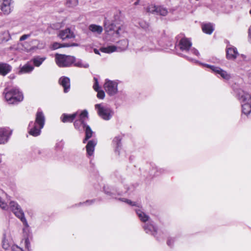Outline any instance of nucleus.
<instances>
[{"instance_id": "obj_1", "label": "nucleus", "mask_w": 251, "mask_h": 251, "mask_svg": "<svg viewBox=\"0 0 251 251\" xmlns=\"http://www.w3.org/2000/svg\"><path fill=\"white\" fill-rule=\"evenodd\" d=\"M0 208L4 210H8L10 209L15 215L20 219L25 226H28L27 222L25 217L24 213L16 201H10L8 205L0 197Z\"/></svg>"}, {"instance_id": "obj_2", "label": "nucleus", "mask_w": 251, "mask_h": 251, "mask_svg": "<svg viewBox=\"0 0 251 251\" xmlns=\"http://www.w3.org/2000/svg\"><path fill=\"white\" fill-rule=\"evenodd\" d=\"M45 122V116L42 111H38L35 121L30 122L28 125L29 133L33 136H37L41 133V129L43 128Z\"/></svg>"}, {"instance_id": "obj_3", "label": "nucleus", "mask_w": 251, "mask_h": 251, "mask_svg": "<svg viewBox=\"0 0 251 251\" xmlns=\"http://www.w3.org/2000/svg\"><path fill=\"white\" fill-rule=\"evenodd\" d=\"M5 99L10 104H15L23 100V95L16 87H6L3 91Z\"/></svg>"}, {"instance_id": "obj_4", "label": "nucleus", "mask_w": 251, "mask_h": 251, "mask_svg": "<svg viewBox=\"0 0 251 251\" xmlns=\"http://www.w3.org/2000/svg\"><path fill=\"white\" fill-rule=\"evenodd\" d=\"M237 98L242 103V112L248 115L251 112V97L248 93L240 91L237 94Z\"/></svg>"}, {"instance_id": "obj_5", "label": "nucleus", "mask_w": 251, "mask_h": 251, "mask_svg": "<svg viewBox=\"0 0 251 251\" xmlns=\"http://www.w3.org/2000/svg\"><path fill=\"white\" fill-rule=\"evenodd\" d=\"M95 107L98 115L104 120H109L113 115V110L103 103L96 104Z\"/></svg>"}, {"instance_id": "obj_6", "label": "nucleus", "mask_w": 251, "mask_h": 251, "mask_svg": "<svg viewBox=\"0 0 251 251\" xmlns=\"http://www.w3.org/2000/svg\"><path fill=\"white\" fill-rule=\"evenodd\" d=\"M55 62L60 67H68L71 66L75 61L73 56L56 53L55 55Z\"/></svg>"}, {"instance_id": "obj_7", "label": "nucleus", "mask_w": 251, "mask_h": 251, "mask_svg": "<svg viewBox=\"0 0 251 251\" xmlns=\"http://www.w3.org/2000/svg\"><path fill=\"white\" fill-rule=\"evenodd\" d=\"M77 117H78V119L75 121L74 126L75 129L82 132L88 126L86 124L88 119V112L86 110H83L80 113H78Z\"/></svg>"}, {"instance_id": "obj_8", "label": "nucleus", "mask_w": 251, "mask_h": 251, "mask_svg": "<svg viewBox=\"0 0 251 251\" xmlns=\"http://www.w3.org/2000/svg\"><path fill=\"white\" fill-rule=\"evenodd\" d=\"M118 47L115 46H110L107 47H102L100 49V50L104 53H110L115 51H123L126 50L128 43L126 39H124L120 41L118 43Z\"/></svg>"}, {"instance_id": "obj_9", "label": "nucleus", "mask_w": 251, "mask_h": 251, "mask_svg": "<svg viewBox=\"0 0 251 251\" xmlns=\"http://www.w3.org/2000/svg\"><path fill=\"white\" fill-rule=\"evenodd\" d=\"M201 64L210 68L213 72L215 73L216 75H219L222 78L225 80H227L231 78V76L229 74H228L226 71L218 67L210 65L207 64L201 63Z\"/></svg>"}, {"instance_id": "obj_10", "label": "nucleus", "mask_w": 251, "mask_h": 251, "mask_svg": "<svg viewBox=\"0 0 251 251\" xmlns=\"http://www.w3.org/2000/svg\"><path fill=\"white\" fill-rule=\"evenodd\" d=\"M117 85V83L116 81L107 79L104 84V88L109 95L113 96L118 92Z\"/></svg>"}, {"instance_id": "obj_11", "label": "nucleus", "mask_w": 251, "mask_h": 251, "mask_svg": "<svg viewBox=\"0 0 251 251\" xmlns=\"http://www.w3.org/2000/svg\"><path fill=\"white\" fill-rule=\"evenodd\" d=\"M192 46L191 42L185 37L181 38L177 47L183 51L188 52Z\"/></svg>"}, {"instance_id": "obj_12", "label": "nucleus", "mask_w": 251, "mask_h": 251, "mask_svg": "<svg viewBox=\"0 0 251 251\" xmlns=\"http://www.w3.org/2000/svg\"><path fill=\"white\" fill-rule=\"evenodd\" d=\"M12 0H3L0 1V9L4 14H8L12 10Z\"/></svg>"}, {"instance_id": "obj_13", "label": "nucleus", "mask_w": 251, "mask_h": 251, "mask_svg": "<svg viewBox=\"0 0 251 251\" xmlns=\"http://www.w3.org/2000/svg\"><path fill=\"white\" fill-rule=\"evenodd\" d=\"M11 134V131L6 128H0V144L6 143Z\"/></svg>"}, {"instance_id": "obj_14", "label": "nucleus", "mask_w": 251, "mask_h": 251, "mask_svg": "<svg viewBox=\"0 0 251 251\" xmlns=\"http://www.w3.org/2000/svg\"><path fill=\"white\" fill-rule=\"evenodd\" d=\"M12 68V66L9 64L6 63L0 62V75L5 76L11 71Z\"/></svg>"}, {"instance_id": "obj_15", "label": "nucleus", "mask_w": 251, "mask_h": 251, "mask_svg": "<svg viewBox=\"0 0 251 251\" xmlns=\"http://www.w3.org/2000/svg\"><path fill=\"white\" fill-rule=\"evenodd\" d=\"M60 84L64 88V92L67 93L70 88V80L69 78L65 76L61 77L59 80Z\"/></svg>"}, {"instance_id": "obj_16", "label": "nucleus", "mask_w": 251, "mask_h": 251, "mask_svg": "<svg viewBox=\"0 0 251 251\" xmlns=\"http://www.w3.org/2000/svg\"><path fill=\"white\" fill-rule=\"evenodd\" d=\"M238 54L236 48L231 47L226 49V57L227 59L234 60L237 57Z\"/></svg>"}, {"instance_id": "obj_17", "label": "nucleus", "mask_w": 251, "mask_h": 251, "mask_svg": "<svg viewBox=\"0 0 251 251\" xmlns=\"http://www.w3.org/2000/svg\"><path fill=\"white\" fill-rule=\"evenodd\" d=\"M58 36L62 40L71 39L75 37L74 33L69 28L65 29L59 32Z\"/></svg>"}, {"instance_id": "obj_18", "label": "nucleus", "mask_w": 251, "mask_h": 251, "mask_svg": "<svg viewBox=\"0 0 251 251\" xmlns=\"http://www.w3.org/2000/svg\"><path fill=\"white\" fill-rule=\"evenodd\" d=\"M78 112H75L72 114H63L61 117V121L63 123H71L78 116Z\"/></svg>"}, {"instance_id": "obj_19", "label": "nucleus", "mask_w": 251, "mask_h": 251, "mask_svg": "<svg viewBox=\"0 0 251 251\" xmlns=\"http://www.w3.org/2000/svg\"><path fill=\"white\" fill-rule=\"evenodd\" d=\"M105 29L106 32L108 34H110L109 32L114 31V33H115L117 35H120L121 33V31L122 30V28L121 27H119L117 29L115 30V25L113 24L107 25L105 24Z\"/></svg>"}, {"instance_id": "obj_20", "label": "nucleus", "mask_w": 251, "mask_h": 251, "mask_svg": "<svg viewBox=\"0 0 251 251\" xmlns=\"http://www.w3.org/2000/svg\"><path fill=\"white\" fill-rule=\"evenodd\" d=\"M97 144V142L95 140H92L89 141L86 147L87 153L89 156L93 155L95 147Z\"/></svg>"}, {"instance_id": "obj_21", "label": "nucleus", "mask_w": 251, "mask_h": 251, "mask_svg": "<svg viewBox=\"0 0 251 251\" xmlns=\"http://www.w3.org/2000/svg\"><path fill=\"white\" fill-rule=\"evenodd\" d=\"M143 227L146 233L155 236V234L157 232V229L152 224H146Z\"/></svg>"}, {"instance_id": "obj_22", "label": "nucleus", "mask_w": 251, "mask_h": 251, "mask_svg": "<svg viewBox=\"0 0 251 251\" xmlns=\"http://www.w3.org/2000/svg\"><path fill=\"white\" fill-rule=\"evenodd\" d=\"M89 29L94 33L100 34L102 31V27L98 25L92 24L89 26Z\"/></svg>"}, {"instance_id": "obj_23", "label": "nucleus", "mask_w": 251, "mask_h": 251, "mask_svg": "<svg viewBox=\"0 0 251 251\" xmlns=\"http://www.w3.org/2000/svg\"><path fill=\"white\" fill-rule=\"evenodd\" d=\"M83 131H85V137L83 140V143H85L88 139L92 137L94 132L89 126H87Z\"/></svg>"}, {"instance_id": "obj_24", "label": "nucleus", "mask_w": 251, "mask_h": 251, "mask_svg": "<svg viewBox=\"0 0 251 251\" xmlns=\"http://www.w3.org/2000/svg\"><path fill=\"white\" fill-rule=\"evenodd\" d=\"M202 30L203 32L211 34L214 30V27L211 24H206L202 25Z\"/></svg>"}, {"instance_id": "obj_25", "label": "nucleus", "mask_w": 251, "mask_h": 251, "mask_svg": "<svg viewBox=\"0 0 251 251\" xmlns=\"http://www.w3.org/2000/svg\"><path fill=\"white\" fill-rule=\"evenodd\" d=\"M135 211L141 221L143 222H146L149 220V216L146 214L144 212H142L140 209H135Z\"/></svg>"}, {"instance_id": "obj_26", "label": "nucleus", "mask_w": 251, "mask_h": 251, "mask_svg": "<svg viewBox=\"0 0 251 251\" xmlns=\"http://www.w3.org/2000/svg\"><path fill=\"white\" fill-rule=\"evenodd\" d=\"M113 144L115 146V151L119 152V149L122 145L121 138L120 136L115 137L113 140Z\"/></svg>"}, {"instance_id": "obj_27", "label": "nucleus", "mask_w": 251, "mask_h": 251, "mask_svg": "<svg viewBox=\"0 0 251 251\" xmlns=\"http://www.w3.org/2000/svg\"><path fill=\"white\" fill-rule=\"evenodd\" d=\"M74 66L79 68H87L89 67V64L87 63H84L81 59H76L75 58V61L73 63Z\"/></svg>"}, {"instance_id": "obj_28", "label": "nucleus", "mask_w": 251, "mask_h": 251, "mask_svg": "<svg viewBox=\"0 0 251 251\" xmlns=\"http://www.w3.org/2000/svg\"><path fill=\"white\" fill-rule=\"evenodd\" d=\"M168 13V10L166 8L161 6H157L156 14L165 16L167 15Z\"/></svg>"}, {"instance_id": "obj_29", "label": "nucleus", "mask_w": 251, "mask_h": 251, "mask_svg": "<svg viewBox=\"0 0 251 251\" xmlns=\"http://www.w3.org/2000/svg\"><path fill=\"white\" fill-rule=\"evenodd\" d=\"M45 59L46 57L36 56L32 59V61L35 66L39 67L42 64Z\"/></svg>"}, {"instance_id": "obj_30", "label": "nucleus", "mask_w": 251, "mask_h": 251, "mask_svg": "<svg viewBox=\"0 0 251 251\" xmlns=\"http://www.w3.org/2000/svg\"><path fill=\"white\" fill-rule=\"evenodd\" d=\"M34 68L32 66L29 64H25L22 67L20 70V72L22 73H27L31 72L33 70Z\"/></svg>"}, {"instance_id": "obj_31", "label": "nucleus", "mask_w": 251, "mask_h": 251, "mask_svg": "<svg viewBox=\"0 0 251 251\" xmlns=\"http://www.w3.org/2000/svg\"><path fill=\"white\" fill-rule=\"evenodd\" d=\"M78 0H67L66 2V5L68 7L73 8L77 5Z\"/></svg>"}, {"instance_id": "obj_32", "label": "nucleus", "mask_w": 251, "mask_h": 251, "mask_svg": "<svg viewBox=\"0 0 251 251\" xmlns=\"http://www.w3.org/2000/svg\"><path fill=\"white\" fill-rule=\"evenodd\" d=\"M157 6L150 5L146 8V11L148 13L156 14Z\"/></svg>"}, {"instance_id": "obj_33", "label": "nucleus", "mask_w": 251, "mask_h": 251, "mask_svg": "<svg viewBox=\"0 0 251 251\" xmlns=\"http://www.w3.org/2000/svg\"><path fill=\"white\" fill-rule=\"evenodd\" d=\"M139 25L140 26L145 30H147L149 29V25L148 23L144 21H141L139 22Z\"/></svg>"}, {"instance_id": "obj_34", "label": "nucleus", "mask_w": 251, "mask_h": 251, "mask_svg": "<svg viewBox=\"0 0 251 251\" xmlns=\"http://www.w3.org/2000/svg\"><path fill=\"white\" fill-rule=\"evenodd\" d=\"M97 92H98L97 97L100 99H103L105 97V93L104 91L102 90L99 91L98 90Z\"/></svg>"}, {"instance_id": "obj_35", "label": "nucleus", "mask_w": 251, "mask_h": 251, "mask_svg": "<svg viewBox=\"0 0 251 251\" xmlns=\"http://www.w3.org/2000/svg\"><path fill=\"white\" fill-rule=\"evenodd\" d=\"M63 45V44H60L56 43V42L54 43L52 45V49L56 50V49H59L60 48H62V47H62Z\"/></svg>"}, {"instance_id": "obj_36", "label": "nucleus", "mask_w": 251, "mask_h": 251, "mask_svg": "<svg viewBox=\"0 0 251 251\" xmlns=\"http://www.w3.org/2000/svg\"><path fill=\"white\" fill-rule=\"evenodd\" d=\"M94 79L95 81V83L93 85V88L96 91H98V90H99V88L98 80V79L96 77H94Z\"/></svg>"}, {"instance_id": "obj_37", "label": "nucleus", "mask_w": 251, "mask_h": 251, "mask_svg": "<svg viewBox=\"0 0 251 251\" xmlns=\"http://www.w3.org/2000/svg\"><path fill=\"white\" fill-rule=\"evenodd\" d=\"M120 200L122 201L126 202L127 203H128L129 205H136L135 202H133V201H131L130 200H126V199H124V198L120 199Z\"/></svg>"}, {"instance_id": "obj_38", "label": "nucleus", "mask_w": 251, "mask_h": 251, "mask_svg": "<svg viewBox=\"0 0 251 251\" xmlns=\"http://www.w3.org/2000/svg\"><path fill=\"white\" fill-rule=\"evenodd\" d=\"M189 50L192 53H193L198 56H199L200 55V53H199V51L195 48H192V49L190 48Z\"/></svg>"}, {"instance_id": "obj_39", "label": "nucleus", "mask_w": 251, "mask_h": 251, "mask_svg": "<svg viewBox=\"0 0 251 251\" xmlns=\"http://www.w3.org/2000/svg\"><path fill=\"white\" fill-rule=\"evenodd\" d=\"M78 46V44L77 43H73V44H69V43H65L63 44L62 47H77Z\"/></svg>"}, {"instance_id": "obj_40", "label": "nucleus", "mask_w": 251, "mask_h": 251, "mask_svg": "<svg viewBox=\"0 0 251 251\" xmlns=\"http://www.w3.org/2000/svg\"><path fill=\"white\" fill-rule=\"evenodd\" d=\"M63 147V143L62 141H60L57 143H56L55 148L58 150H61Z\"/></svg>"}, {"instance_id": "obj_41", "label": "nucleus", "mask_w": 251, "mask_h": 251, "mask_svg": "<svg viewBox=\"0 0 251 251\" xmlns=\"http://www.w3.org/2000/svg\"><path fill=\"white\" fill-rule=\"evenodd\" d=\"M12 251H23V250L17 246L14 245L11 247Z\"/></svg>"}, {"instance_id": "obj_42", "label": "nucleus", "mask_w": 251, "mask_h": 251, "mask_svg": "<svg viewBox=\"0 0 251 251\" xmlns=\"http://www.w3.org/2000/svg\"><path fill=\"white\" fill-rule=\"evenodd\" d=\"M94 200H87L83 203L80 202L79 203V204L81 205L82 204L85 203L87 205H90V204H92L94 202Z\"/></svg>"}, {"instance_id": "obj_43", "label": "nucleus", "mask_w": 251, "mask_h": 251, "mask_svg": "<svg viewBox=\"0 0 251 251\" xmlns=\"http://www.w3.org/2000/svg\"><path fill=\"white\" fill-rule=\"evenodd\" d=\"M2 247H3V248L5 249V250H7L8 249V248H9V246L8 245V244L7 243H6L5 242V238H4V239L3 240V244H2Z\"/></svg>"}, {"instance_id": "obj_44", "label": "nucleus", "mask_w": 251, "mask_h": 251, "mask_svg": "<svg viewBox=\"0 0 251 251\" xmlns=\"http://www.w3.org/2000/svg\"><path fill=\"white\" fill-rule=\"evenodd\" d=\"M30 36V34H24L20 37V41H24Z\"/></svg>"}, {"instance_id": "obj_45", "label": "nucleus", "mask_w": 251, "mask_h": 251, "mask_svg": "<svg viewBox=\"0 0 251 251\" xmlns=\"http://www.w3.org/2000/svg\"><path fill=\"white\" fill-rule=\"evenodd\" d=\"M173 242H174V239L170 238V239H168L167 243L169 246L171 247V246H172Z\"/></svg>"}, {"instance_id": "obj_46", "label": "nucleus", "mask_w": 251, "mask_h": 251, "mask_svg": "<svg viewBox=\"0 0 251 251\" xmlns=\"http://www.w3.org/2000/svg\"><path fill=\"white\" fill-rule=\"evenodd\" d=\"M25 245L26 248L28 250H29V248L30 246V243L27 239H26L25 241Z\"/></svg>"}, {"instance_id": "obj_47", "label": "nucleus", "mask_w": 251, "mask_h": 251, "mask_svg": "<svg viewBox=\"0 0 251 251\" xmlns=\"http://www.w3.org/2000/svg\"><path fill=\"white\" fill-rule=\"evenodd\" d=\"M104 192H105V193L106 194H109V195H111V193H110V192H109L108 191H107L106 190V189H105V187H104Z\"/></svg>"}, {"instance_id": "obj_48", "label": "nucleus", "mask_w": 251, "mask_h": 251, "mask_svg": "<svg viewBox=\"0 0 251 251\" xmlns=\"http://www.w3.org/2000/svg\"><path fill=\"white\" fill-rule=\"evenodd\" d=\"M140 0H137L136 2H134V4L135 5H137L139 4Z\"/></svg>"}, {"instance_id": "obj_49", "label": "nucleus", "mask_w": 251, "mask_h": 251, "mask_svg": "<svg viewBox=\"0 0 251 251\" xmlns=\"http://www.w3.org/2000/svg\"><path fill=\"white\" fill-rule=\"evenodd\" d=\"M94 52L96 54H99V51L97 49L94 50Z\"/></svg>"}, {"instance_id": "obj_50", "label": "nucleus", "mask_w": 251, "mask_h": 251, "mask_svg": "<svg viewBox=\"0 0 251 251\" xmlns=\"http://www.w3.org/2000/svg\"><path fill=\"white\" fill-rule=\"evenodd\" d=\"M184 57H185V56H184ZM187 59L188 60H190V61H195V60L192 59H191V58H189V57H187Z\"/></svg>"}, {"instance_id": "obj_51", "label": "nucleus", "mask_w": 251, "mask_h": 251, "mask_svg": "<svg viewBox=\"0 0 251 251\" xmlns=\"http://www.w3.org/2000/svg\"><path fill=\"white\" fill-rule=\"evenodd\" d=\"M163 170L162 169H159V171L160 172V174H161Z\"/></svg>"}, {"instance_id": "obj_52", "label": "nucleus", "mask_w": 251, "mask_h": 251, "mask_svg": "<svg viewBox=\"0 0 251 251\" xmlns=\"http://www.w3.org/2000/svg\"><path fill=\"white\" fill-rule=\"evenodd\" d=\"M1 162V158H0V163Z\"/></svg>"}, {"instance_id": "obj_53", "label": "nucleus", "mask_w": 251, "mask_h": 251, "mask_svg": "<svg viewBox=\"0 0 251 251\" xmlns=\"http://www.w3.org/2000/svg\"><path fill=\"white\" fill-rule=\"evenodd\" d=\"M156 176H158V174L157 173L156 174H155Z\"/></svg>"}]
</instances>
